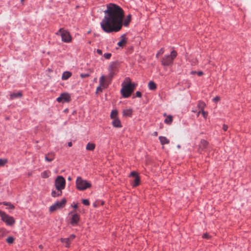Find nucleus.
<instances>
[{"instance_id":"obj_9","label":"nucleus","mask_w":251,"mask_h":251,"mask_svg":"<svg viewBox=\"0 0 251 251\" xmlns=\"http://www.w3.org/2000/svg\"><path fill=\"white\" fill-rule=\"evenodd\" d=\"M209 146V142L205 139H201L200 144L199 145V152L201 153L203 151H205L208 149Z\"/></svg>"},{"instance_id":"obj_8","label":"nucleus","mask_w":251,"mask_h":251,"mask_svg":"<svg viewBox=\"0 0 251 251\" xmlns=\"http://www.w3.org/2000/svg\"><path fill=\"white\" fill-rule=\"evenodd\" d=\"M66 203V200L65 199H62L60 201H57L54 204L50 206V212H53L57 209H60L65 206Z\"/></svg>"},{"instance_id":"obj_21","label":"nucleus","mask_w":251,"mask_h":251,"mask_svg":"<svg viewBox=\"0 0 251 251\" xmlns=\"http://www.w3.org/2000/svg\"><path fill=\"white\" fill-rule=\"evenodd\" d=\"M62 190L60 189H56V190H54L51 192V196L53 197H56L62 195Z\"/></svg>"},{"instance_id":"obj_52","label":"nucleus","mask_w":251,"mask_h":251,"mask_svg":"<svg viewBox=\"0 0 251 251\" xmlns=\"http://www.w3.org/2000/svg\"><path fill=\"white\" fill-rule=\"evenodd\" d=\"M192 112H194V113H198V111H197V110L193 109V110H192Z\"/></svg>"},{"instance_id":"obj_11","label":"nucleus","mask_w":251,"mask_h":251,"mask_svg":"<svg viewBox=\"0 0 251 251\" xmlns=\"http://www.w3.org/2000/svg\"><path fill=\"white\" fill-rule=\"evenodd\" d=\"M1 218L2 220L8 225H12L15 223L14 218L12 217L8 216L5 213H3L1 216Z\"/></svg>"},{"instance_id":"obj_39","label":"nucleus","mask_w":251,"mask_h":251,"mask_svg":"<svg viewBox=\"0 0 251 251\" xmlns=\"http://www.w3.org/2000/svg\"><path fill=\"white\" fill-rule=\"evenodd\" d=\"M75 236L74 234H72L67 239H69V241L71 242L75 239Z\"/></svg>"},{"instance_id":"obj_35","label":"nucleus","mask_w":251,"mask_h":251,"mask_svg":"<svg viewBox=\"0 0 251 251\" xmlns=\"http://www.w3.org/2000/svg\"><path fill=\"white\" fill-rule=\"evenodd\" d=\"M137 176H139L135 171H132L130 173V175H129V177L135 176V177H136Z\"/></svg>"},{"instance_id":"obj_28","label":"nucleus","mask_w":251,"mask_h":251,"mask_svg":"<svg viewBox=\"0 0 251 251\" xmlns=\"http://www.w3.org/2000/svg\"><path fill=\"white\" fill-rule=\"evenodd\" d=\"M7 233V232L5 229L3 228H0V238L5 236Z\"/></svg>"},{"instance_id":"obj_16","label":"nucleus","mask_w":251,"mask_h":251,"mask_svg":"<svg viewBox=\"0 0 251 251\" xmlns=\"http://www.w3.org/2000/svg\"><path fill=\"white\" fill-rule=\"evenodd\" d=\"M133 111L131 109H126L123 111V116L124 117H131L132 115Z\"/></svg>"},{"instance_id":"obj_47","label":"nucleus","mask_w":251,"mask_h":251,"mask_svg":"<svg viewBox=\"0 0 251 251\" xmlns=\"http://www.w3.org/2000/svg\"><path fill=\"white\" fill-rule=\"evenodd\" d=\"M100 202V204L101 205H103V203H104V201H100V202H97V201H95V207L97 206V205L98 204H99V203Z\"/></svg>"},{"instance_id":"obj_6","label":"nucleus","mask_w":251,"mask_h":251,"mask_svg":"<svg viewBox=\"0 0 251 251\" xmlns=\"http://www.w3.org/2000/svg\"><path fill=\"white\" fill-rule=\"evenodd\" d=\"M58 32L60 33L62 41L66 43H69L71 41L72 38L68 31L64 30L63 28H60L56 34H58Z\"/></svg>"},{"instance_id":"obj_22","label":"nucleus","mask_w":251,"mask_h":251,"mask_svg":"<svg viewBox=\"0 0 251 251\" xmlns=\"http://www.w3.org/2000/svg\"><path fill=\"white\" fill-rule=\"evenodd\" d=\"M148 88L151 90H155L156 89V85L153 81H150L148 83Z\"/></svg>"},{"instance_id":"obj_43","label":"nucleus","mask_w":251,"mask_h":251,"mask_svg":"<svg viewBox=\"0 0 251 251\" xmlns=\"http://www.w3.org/2000/svg\"><path fill=\"white\" fill-rule=\"evenodd\" d=\"M89 75L87 74H82L80 75V76L81 78H83L84 77H86Z\"/></svg>"},{"instance_id":"obj_50","label":"nucleus","mask_w":251,"mask_h":251,"mask_svg":"<svg viewBox=\"0 0 251 251\" xmlns=\"http://www.w3.org/2000/svg\"><path fill=\"white\" fill-rule=\"evenodd\" d=\"M4 212L0 210V216L1 217Z\"/></svg>"},{"instance_id":"obj_32","label":"nucleus","mask_w":251,"mask_h":251,"mask_svg":"<svg viewBox=\"0 0 251 251\" xmlns=\"http://www.w3.org/2000/svg\"><path fill=\"white\" fill-rule=\"evenodd\" d=\"M112 56V54L111 53H105L103 57L106 59H109Z\"/></svg>"},{"instance_id":"obj_31","label":"nucleus","mask_w":251,"mask_h":251,"mask_svg":"<svg viewBox=\"0 0 251 251\" xmlns=\"http://www.w3.org/2000/svg\"><path fill=\"white\" fill-rule=\"evenodd\" d=\"M3 204L4 205L8 206L9 208H10V209H13L15 208L14 206L10 202L4 201L3 202Z\"/></svg>"},{"instance_id":"obj_13","label":"nucleus","mask_w":251,"mask_h":251,"mask_svg":"<svg viewBox=\"0 0 251 251\" xmlns=\"http://www.w3.org/2000/svg\"><path fill=\"white\" fill-rule=\"evenodd\" d=\"M121 40L118 43L117 45L122 48L126 46L127 43V39L126 37V34H124L121 36Z\"/></svg>"},{"instance_id":"obj_37","label":"nucleus","mask_w":251,"mask_h":251,"mask_svg":"<svg viewBox=\"0 0 251 251\" xmlns=\"http://www.w3.org/2000/svg\"><path fill=\"white\" fill-rule=\"evenodd\" d=\"M201 113L204 118L206 119L207 115H208V113L207 112L204 111V110L201 111Z\"/></svg>"},{"instance_id":"obj_18","label":"nucleus","mask_w":251,"mask_h":251,"mask_svg":"<svg viewBox=\"0 0 251 251\" xmlns=\"http://www.w3.org/2000/svg\"><path fill=\"white\" fill-rule=\"evenodd\" d=\"M159 139L162 145L168 144L170 143V140L165 136H160L159 137Z\"/></svg>"},{"instance_id":"obj_20","label":"nucleus","mask_w":251,"mask_h":251,"mask_svg":"<svg viewBox=\"0 0 251 251\" xmlns=\"http://www.w3.org/2000/svg\"><path fill=\"white\" fill-rule=\"evenodd\" d=\"M118 111L116 109L112 110L110 114V118L112 120L118 118Z\"/></svg>"},{"instance_id":"obj_34","label":"nucleus","mask_w":251,"mask_h":251,"mask_svg":"<svg viewBox=\"0 0 251 251\" xmlns=\"http://www.w3.org/2000/svg\"><path fill=\"white\" fill-rule=\"evenodd\" d=\"M7 162V159H0V166H3Z\"/></svg>"},{"instance_id":"obj_3","label":"nucleus","mask_w":251,"mask_h":251,"mask_svg":"<svg viewBox=\"0 0 251 251\" xmlns=\"http://www.w3.org/2000/svg\"><path fill=\"white\" fill-rule=\"evenodd\" d=\"M177 55L176 51L173 50L170 54H166L162 57L161 61V65L163 66H172Z\"/></svg>"},{"instance_id":"obj_17","label":"nucleus","mask_w":251,"mask_h":251,"mask_svg":"<svg viewBox=\"0 0 251 251\" xmlns=\"http://www.w3.org/2000/svg\"><path fill=\"white\" fill-rule=\"evenodd\" d=\"M205 106V104L204 102L202 101H199L198 103V107L199 109L198 112V116H199L201 112V111L203 110Z\"/></svg>"},{"instance_id":"obj_46","label":"nucleus","mask_w":251,"mask_h":251,"mask_svg":"<svg viewBox=\"0 0 251 251\" xmlns=\"http://www.w3.org/2000/svg\"><path fill=\"white\" fill-rule=\"evenodd\" d=\"M97 53L100 54V55H102V50H100V49H97Z\"/></svg>"},{"instance_id":"obj_25","label":"nucleus","mask_w":251,"mask_h":251,"mask_svg":"<svg viewBox=\"0 0 251 251\" xmlns=\"http://www.w3.org/2000/svg\"><path fill=\"white\" fill-rule=\"evenodd\" d=\"M173 122V117L171 115L168 116L164 120V123L168 125H171Z\"/></svg>"},{"instance_id":"obj_45","label":"nucleus","mask_w":251,"mask_h":251,"mask_svg":"<svg viewBox=\"0 0 251 251\" xmlns=\"http://www.w3.org/2000/svg\"><path fill=\"white\" fill-rule=\"evenodd\" d=\"M197 74L198 75V76H201L203 75V73L202 71H199L197 72Z\"/></svg>"},{"instance_id":"obj_53","label":"nucleus","mask_w":251,"mask_h":251,"mask_svg":"<svg viewBox=\"0 0 251 251\" xmlns=\"http://www.w3.org/2000/svg\"><path fill=\"white\" fill-rule=\"evenodd\" d=\"M73 207L75 209L77 207V204H75L74 206H73Z\"/></svg>"},{"instance_id":"obj_19","label":"nucleus","mask_w":251,"mask_h":251,"mask_svg":"<svg viewBox=\"0 0 251 251\" xmlns=\"http://www.w3.org/2000/svg\"><path fill=\"white\" fill-rule=\"evenodd\" d=\"M22 96V94L21 92H19L18 93H14L10 95V99L11 100H13L17 98H20Z\"/></svg>"},{"instance_id":"obj_30","label":"nucleus","mask_w":251,"mask_h":251,"mask_svg":"<svg viewBox=\"0 0 251 251\" xmlns=\"http://www.w3.org/2000/svg\"><path fill=\"white\" fill-rule=\"evenodd\" d=\"M86 149L93 151L94 149V144L88 143L86 146Z\"/></svg>"},{"instance_id":"obj_7","label":"nucleus","mask_w":251,"mask_h":251,"mask_svg":"<svg viewBox=\"0 0 251 251\" xmlns=\"http://www.w3.org/2000/svg\"><path fill=\"white\" fill-rule=\"evenodd\" d=\"M66 180L62 176H58L55 180V185L56 189L62 190L65 188Z\"/></svg>"},{"instance_id":"obj_36","label":"nucleus","mask_w":251,"mask_h":251,"mask_svg":"<svg viewBox=\"0 0 251 251\" xmlns=\"http://www.w3.org/2000/svg\"><path fill=\"white\" fill-rule=\"evenodd\" d=\"M202 237L203 238H205V239H209L211 237L209 235V234H208L207 233H204L202 235Z\"/></svg>"},{"instance_id":"obj_40","label":"nucleus","mask_w":251,"mask_h":251,"mask_svg":"<svg viewBox=\"0 0 251 251\" xmlns=\"http://www.w3.org/2000/svg\"><path fill=\"white\" fill-rule=\"evenodd\" d=\"M82 203L86 205H89V201L87 199H84L82 200Z\"/></svg>"},{"instance_id":"obj_2","label":"nucleus","mask_w":251,"mask_h":251,"mask_svg":"<svg viewBox=\"0 0 251 251\" xmlns=\"http://www.w3.org/2000/svg\"><path fill=\"white\" fill-rule=\"evenodd\" d=\"M126 80L127 83L126 84L122 83V88L121 89L120 92L123 98H127L129 97L133 92L136 86V84L134 83H131L129 77H126Z\"/></svg>"},{"instance_id":"obj_12","label":"nucleus","mask_w":251,"mask_h":251,"mask_svg":"<svg viewBox=\"0 0 251 251\" xmlns=\"http://www.w3.org/2000/svg\"><path fill=\"white\" fill-rule=\"evenodd\" d=\"M71 214H72L71 224L73 226L76 225L78 222L79 220V216L78 214L76 213H73V212H71Z\"/></svg>"},{"instance_id":"obj_29","label":"nucleus","mask_w":251,"mask_h":251,"mask_svg":"<svg viewBox=\"0 0 251 251\" xmlns=\"http://www.w3.org/2000/svg\"><path fill=\"white\" fill-rule=\"evenodd\" d=\"M165 51L164 49L163 48H161L157 52L156 54V57L157 58L158 57V56L160 55H162L164 53Z\"/></svg>"},{"instance_id":"obj_26","label":"nucleus","mask_w":251,"mask_h":251,"mask_svg":"<svg viewBox=\"0 0 251 251\" xmlns=\"http://www.w3.org/2000/svg\"><path fill=\"white\" fill-rule=\"evenodd\" d=\"M50 174L51 173L50 171H45L41 173V176L43 178H46L50 176Z\"/></svg>"},{"instance_id":"obj_49","label":"nucleus","mask_w":251,"mask_h":251,"mask_svg":"<svg viewBox=\"0 0 251 251\" xmlns=\"http://www.w3.org/2000/svg\"><path fill=\"white\" fill-rule=\"evenodd\" d=\"M197 72H196V71H192V72H191V74H192V75H194V74H197Z\"/></svg>"},{"instance_id":"obj_42","label":"nucleus","mask_w":251,"mask_h":251,"mask_svg":"<svg viewBox=\"0 0 251 251\" xmlns=\"http://www.w3.org/2000/svg\"><path fill=\"white\" fill-rule=\"evenodd\" d=\"M227 129H228V126L225 124L223 125V129L226 131L227 130Z\"/></svg>"},{"instance_id":"obj_24","label":"nucleus","mask_w":251,"mask_h":251,"mask_svg":"<svg viewBox=\"0 0 251 251\" xmlns=\"http://www.w3.org/2000/svg\"><path fill=\"white\" fill-rule=\"evenodd\" d=\"M71 75L70 72H65L62 74V79L63 80H67L71 76Z\"/></svg>"},{"instance_id":"obj_38","label":"nucleus","mask_w":251,"mask_h":251,"mask_svg":"<svg viewBox=\"0 0 251 251\" xmlns=\"http://www.w3.org/2000/svg\"><path fill=\"white\" fill-rule=\"evenodd\" d=\"M75 236L74 234H72L67 239H69V241L71 242L75 239Z\"/></svg>"},{"instance_id":"obj_27","label":"nucleus","mask_w":251,"mask_h":251,"mask_svg":"<svg viewBox=\"0 0 251 251\" xmlns=\"http://www.w3.org/2000/svg\"><path fill=\"white\" fill-rule=\"evenodd\" d=\"M61 241L63 243L65 244V246L67 248L69 247L70 245L71 244L70 241H69V239H68L67 238H61Z\"/></svg>"},{"instance_id":"obj_1","label":"nucleus","mask_w":251,"mask_h":251,"mask_svg":"<svg viewBox=\"0 0 251 251\" xmlns=\"http://www.w3.org/2000/svg\"><path fill=\"white\" fill-rule=\"evenodd\" d=\"M103 12L104 17L100 22V26L103 31L107 33L119 32L123 26L127 27L131 21V15H128L124 20V10L115 3L107 4Z\"/></svg>"},{"instance_id":"obj_14","label":"nucleus","mask_w":251,"mask_h":251,"mask_svg":"<svg viewBox=\"0 0 251 251\" xmlns=\"http://www.w3.org/2000/svg\"><path fill=\"white\" fill-rule=\"evenodd\" d=\"M112 125L116 128H121L122 127L121 122L119 118L112 119Z\"/></svg>"},{"instance_id":"obj_51","label":"nucleus","mask_w":251,"mask_h":251,"mask_svg":"<svg viewBox=\"0 0 251 251\" xmlns=\"http://www.w3.org/2000/svg\"><path fill=\"white\" fill-rule=\"evenodd\" d=\"M72 142H69V143H68V146H69V147H72Z\"/></svg>"},{"instance_id":"obj_23","label":"nucleus","mask_w":251,"mask_h":251,"mask_svg":"<svg viewBox=\"0 0 251 251\" xmlns=\"http://www.w3.org/2000/svg\"><path fill=\"white\" fill-rule=\"evenodd\" d=\"M140 177L139 176H137L136 177H135L134 181L133 183L132 184V186L133 187H137L140 184Z\"/></svg>"},{"instance_id":"obj_55","label":"nucleus","mask_w":251,"mask_h":251,"mask_svg":"<svg viewBox=\"0 0 251 251\" xmlns=\"http://www.w3.org/2000/svg\"><path fill=\"white\" fill-rule=\"evenodd\" d=\"M68 179V180H71V178L70 177H69Z\"/></svg>"},{"instance_id":"obj_33","label":"nucleus","mask_w":251,"mask_h":251,"mask_svg":"<svg viewBox=\"0 0 251 251\" xmlns=\"http://www.w3.org/2000/svg\"><path fill=\"white\" fill-rule=\"evenodd\" d=\"M14 239L13 237L10 236L6 239V242L9 244H12L13 243Z\"/></svg>"},{"instance_id":"obj_15","label":"nucleus","mask_w":251,"mask_h":251,"mask_svg":"<svg viewBox=\"0 0 251 251\" xmlns=\"http://www.w3.org/2000/svg\"><path fill=\"white\" fill-rule=\"evenodd\" d=\"M55 158V153L54 152H51L48 153L45 155V160L48 162H51Z\"/></svg>"},{"instance_id":"obj_10","label":"nucleus","mask_w":251,"mask_h":251,"mask_svg":"<svg viewBox=\"0 0 251 251\" xmlns=\"http://www.w3.org/2000/svg\"><path fill=\"white\" fill-rule=\"evenodd\" d=\"M71 100V97L68 93H62L58 97L56 100L58 102H69Z\"/></svg>"},{"instance_id":"obj_44","label":"nucleus","mask_w":251,"mask_h":251,"mask_svg":"<svg viewBox=\"0 0 251 251\" xmlns=\"http://www.w3.org/2000/svg\"><path fill=\"white\" fill-rule=\"evenodd\" d=\"M220 100V98L218 96L215 97L213 99V101H218Z\"/></svg>"},{"instance_id":"obj_41","label":"nucleus","mask_w":251,"mask_h":251,"mask_svg":"<svg viewBox=\"0 0 251 251\" xmlns=\"http://www.w3.org/2000/svg\"><path fill=\"white\" fill-rule=\"evenodd\" d=\"M135 97L141 98L142 97V93L140 91H137L135 93Z\"/></svg>"},{"instance_id":"obj_54","label":"nucleus","mask_w":251,"mask_h":251,"mask_svg":"<svg viewBox=\"0 0 251 251\" xmlns=\"http://www.w3.org/2000/svg\"><path fill=\"white\" fill-rule=\"evenodd\" d=\"M109 70L111 72L112 71V66L110 65L109 66Z\"/></svg>"},{"instance_id":"obj_48","label":"nucleus","mask_w":251,"mask_h":251,"mask_svg":"<svg viewBox=\"0 0 251 251\" xmlns=\"http://www.w3.org/2000/svg\"><path fill=\"white\" fill-rule=\"evenodd\" d=\"M158 135V132L157 131H154L153 133V136H157Z\"/></svg>"},{"instance_id":"obj_56","label":"nucleus","mask_w":251,"mask_h":251,"mask_svg":"<svg viewBox=\"0 0 251 251\" xmlns=\"http://www.w3.org/2000/svg\"><path fill=\"white\" fill-rule=\"evenodd\" d=\"M25 0H21V1L23 2V1H24Z\"/></svg>"},{"instance_id":"obj_4","label":"nucleus","mask_w":251,"mask_h":251,"mask_svg":"<svg viewBox=\"0 0 251 251\" xmlns=\"http://www.w3.org/2000/svg\"><path fill=\"white\" fill-rule=\"evenodd\" d=\"M91 184L85 180L83 179L81 177L78 176L76 180V186L78 190L80 191L84 190L90 187Z\"/></svg>"},{"instance_id":"obj_5","label":"nucleus","mask_w":251,"mask_h":251,"mask_svg":"<svg viewBox=\"0 0 251 251\" xmlns=\"http://www.w3.org/2000/svg\"><path fill=\"white\" fill-rule=\"evenodd\" d=\"M100 85L97 87L96 89V93L102 92V91L106 89L109 86V82L106 79L104 75H102L99 79Z\"/></svg>"}]
</instances>
